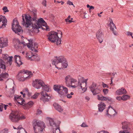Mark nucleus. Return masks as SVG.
I'll use <instances>...</instances> for the list:
<instances>
[{
	"label": "nucleus",
	"mask_w": 133,
	"mask_h": 133,
	"mask_svg": "<svg viewBox=\"0 0 133 133\" xmlns=\"http://www.w3.org/2000/svg\"><path fill=\"white\" fill-rule=\"evenodd\" d=\"M22 24L26 28L29 27L32 25V29L35 30V31H34L36 33L39 32V30L38 29L42 27V26L46 27V23L42 18H39L37 21L36 20V22H32L31 17L29 15L28 16L26 15H25V21L24 19V16L22 15Z\"/></svg>",
	"instance_id": "nucleus-1"
},
{
	"label": "nucleus",
	"mask_w": 133,
	"mask_h": 133,
	"mask_svg": "<svg viewBox=\"0 0 133 133\" xmlns=\"http://www.w3.org/2000/svg\"><path fill=\"white\" fill-rule=\"evenodd\" d=\"M28 41L29 42L28 44L26 43L25 42L23 41L20 42L19 41L17 40H14L13 42L16 43H18L20 44H22L24 46L27 45L28 47L32 51L36 52H37V50L36 49L38 48L37 43L33 41V40L32 39H29Z\"/></svg>",
	"instance_id": "nucleus-2"
},
{
	"label": "nucleus",
	"mask_w": 133,
	"mask_h": 133,
	"mask_svg": "<svg viewBox=\"0 0 133 133\" xmlns=\"http://www.w3.org/2000/svg\"><path fill=\"white\" fill-rule=\"evenodd\" d=\"M58 33L56 32H52L49 33L47 36L48 39L51 42H55L57 45L60 44L61 40L58 37Z\"/></svg>",
	"instance_id": "nucleus-3"
},
{
	"label": "nucleus",
	"mask_w": 133,
	"mask_h": 133,
	"mask_svg": "<svg viewBox=\"0 0 133 133\" xmlns=\"http://www.w3.org/2000/svg\"><path fill=\"white\" fill-rule=\"evenodd\" d=\"M12 29L15 33L19 35L22 34L23 30L22 27L19 25L17 20L15 19L13 20V22L12 25Z\"/></svg>",
	"instance_id": "nucleus-4"
},
{
	"label": "nucleus",
	"mask_w": 133,
	"mask_h": 133,
	"mask_svg": "<svg viewBox=\"0 0 133 133\" xmlns=\"http://www.w3.org/2000/svg\"><path fill=\"white\" fill-rule=\"evenodd\" d=\"M33 126L35 133H42L45 127V124L42 122H37L33 123Z\"/></svg>",
	"instance_id": "nucleus-5"
},
{
	"label": "nucleus",
	"mask_w": 133,
	"mask_h": 133,
	"mask_svg": "<svg viewBox=\"0 0 133 133\" xmlns=\"http://www.w3.org/2000/svg\"><path fill=\"white\" fill-rule=\"evenodd\" d=\"M9 118L12 122H18L19 121L18 112L17 111H12L9 116Z\"/></svg>",
	"instance_id": "nucleus-6"
},
{
	"label": "nucleus",
	"mask_w": 133,
	"mask_h": 133,
	"mask_svg": "<svg viewBox=\"0 0 133 133\" xmlns=\"http://www.w3.org/2000/svg\"><path fill=\"white\" fill-rule=\"evenodd\" d=\"M64 80L66 85L67 87H70L71 84L77 82L76 79L72 78L69 75L65 77Z\"/></svg>",
	"instance_id": "nucleus-7"
},
{
	"label": "nucleus",
	"mask_w": 133,
	"mask_h": 133,
	"mask_svg": "<svg viewBox=\"0 0 133 133\" xmlns=\"http://www.w3.org/2000/svg\"><path fill=\"white\" fill-rule=\"evenodd\" d=\"M66 59L63 56H60L58 57H56L54 60L52 62V64L55 66L56 68H58L56 66V64H58L59 63H62L63 62L65 61Z\"/></svg>",
	"instance_id": "nucleus-8"
},
{
	"label": "nucleus",
	"mask_w": 133,
	"mask_h": 133,
	"mask_svg": "<svg viewBox=\"0 0 133 133\" xmlns=\"http://www.w3.org/2000/svg\"><path fill=\"white\" fill-rule=\"evenodd\" d=\"M106 115L109 118L114 117L116 114L115 110L113 109L110 105L108 107V109L107 111Z\"/></svg>",
	"instance_id": "nucleus-9"
},
{
	"label": "nucleus",
	"mask_w": 133,
	"mask_h": 133,
	"mask_svg": "<svg viewBox=\"0 0 133 133\" xmlns=\"http://www.w3.org/2000/svg\"><path fill=\"white\" fill-rule=\"evenodd\" d=\"M43 85H44V83L41 80H35L32 83L33 87L38 89H40Z\"/></svg>",
	"instance_id": "nucleus-10"
},
{
	"label": "nucleus",
	"mask_w": 133,
	"mask_h": 133,
	"mask_svg": "<svg viewBox=\"0 0 133 133\" xmlns=\"http://www.w3.org/2000/svg\"><path fill=\"white\" fill-rule=\"evenodd\" d=\"M7 23V19L4 16H0V28H4Z\"/></svg>",
	"instance_id": "nucleus-11"
},
{
	"label": "nucleus",
	"mask_w": 133,
	"mask_h": 133,
	"mask_svg": "<svg viewBox=\"0 0 133 133\" xmlns=\"http://www.w3.org/2000/svg\"><path fill=\"white\" fill-rule=\"evenodd\" d=\"M8 45V40L6 38H0V48H3Z\"/></svg>",
	"instance_id": "nucleus-12"
},
{
	"label": "nucleus",
	"mask_w": 133,
	"mask_h": 133,
	"mask_svg": "<svg viewBox=\"0 0 133 133\" xmlns=\"http://www.w3.org/2000/svg\"><path fill=\"white\" fill-rule=\"evenodd\" d=\"M96 36L100 43L103 41V34L101 29L99 30L97 32Z\"/></svg>",
	"instance_id": "nucleus-13"
},
{
	"label": "nucleus",
	"mask_w": 133,
	"mask_h": 133,
	"mask_svg": "<svg viewBox=\"0 0 133 133\" xmlns=\"http://www.w3.org/2000/svg\"><path fill=\"white\" fill-rule=\"evenodd\" d=\"M14 59L15 62L17 64V66H20L22 64V63L21 61L20 57L18 55H15L14 56Z\"/></svg>",
	"instance_id": "nucleus-14"
},
{
	"label": "nucleus",
	"mask_w": 133,
	"mask_h": 133,
	"mask_svg": "<svg viewBox=\"0 0 133 133\" xmlns=\"http://www.w3.org/2000/svg\"><path fill=\"white\" fill-rule=\"evenodd\" d=\"M127 93L126 90L123 87L121 89H118L116 92V94L118 95L126 94Z\"/></svg>",
	"instance_id": "nucleus-15"
},
{
	"label": "nucleus",
	"mask_w": 133,
	"mask_h": 133,
	"mask_svg": "<svg viewBox=\"0 0 133 133\" xmlns=\"http://www.w3.org/2000/svg\"><path fill=\"white\" fill-rule=\"evenodd\" d=\"M25 103L23 108L25 109H29L32 107L34 104V103L32 101H30L27 103L25 102Z\"/></svg>",
	"instance_id": "nucleus-16"
},
{
	"label": "nucleus",
	"mask_w": 133,
	"mask_h": 133,
	"mask_svg": "<svg viewBox=\"0 0 133 133\" xmlns=\"http://www.w3.org/2000/svg\"><path fill=\"white\" fill-rule=\"evenodd\" d=\"M26 55V57L28 59L33 60L35 59V56L31 52L27 53Z\"/></svg>",
	"instance_id": "nucleus-17"
},
{
	"label": "nucleus",
	"mask_w": 133,
	"mask_h": 133,
	"mask_svg": "<svg viewBox=\"0 0 133 133\" xmlns=\"http://www.w3.org/2000/svg\"><path fill=\"white\" fill-rule=\"evenodd\" d=\"M21 74L22 75L25 74V75H28V76L29 78H30L31 76L32 75V72L30 71L25 70L21 71L19 72V74Z\"/></svg>",
	"instance_id": "nucleus-18"
},
{
	"label": "nucleus",
	"mask_w": 133,
	"mask_h": 133,
	"mask_svg": "<svg viewBox=\"0 0 133 133\" xmlns=\"http://www.w3.org/2000/svg\"><path fill=\"white\" fill-rule=\"evenodd\" d=\"M9 76V74L6 72L2 73L0 74V81H3L6 78H7Z\"/></svg>",
	"instance_id": "nucleus-19"
},
{
	"label": "nucleus",
	"mask_w": 133,
	"mask_h": 133,
	"mask_svg": "<svg viewBox=\"0 0 133 133\" xmlns=\"http://www.w3.org/2000/svg\"><path fill=\"white\" fill-rule=\"evenodd\" d=\"M98 99L100 100L107 101L108 100L110 101L112 100V98L109 97H105L102 95H98L97 96Z\"/></svg>",
	"instance_id": "nucleus-20"
},
{
	"label": "nucleus",
	"mask_w": 133,
	"mask_h": 133,
	"mask_svg": "<svg viewBox=\"0 0 133 133\" xmlns=\"http://www.w3.org/2000/svg\"><path fill=\"white\" fill-rule=\"evenodd\" d=\"M53 106L55 109L59 112H62L63 111V108L58 104L55 103Z\"/></svg>",
	"instance_id": "nucleus-21"
},
{
	"label": "nucleus",
	"mask_w": 133,
	"mask_h": 133,
	"mask_svg": "<svg viewBox=\"0 0 133 133\" xmlns=\"http://www.w3.org/2000/svg\"><path fill=\"white\" fill-rule=\"evenodd\" d=\"M106 105L104 103L101 102L98 105V110L99 111L102 112L105 109Z\"/></svg>",
	"instance_id": "nucleus-22"
},
{
	"label": "nucleus",
	"mask_w": 133,
	"mask_h": 133,
	"mask_svg": "<svg viewBox=\"0 0 133 133\" xmlns=\"http://www.w3.org/2000/svg\"><path fill=\"white\" fill-rule=\"evenodd\" d=\"M110 29L112 31V32L113 34L114 35L117 36L118 35V34L116 32V27L115 24L113 23L112 25H111L110 27Z\"/></svg>",
	"instance_id": "nucleus-23"
},
{
	"label": "nucleus",
	"mask_w": 133,
	"mask_h": 133,
	"mask_svg": "<svg viewBox=\"0 0 133 133\" xmlns=\"http://www.w3.org/2000/svg\"><path fill=\"white\" fill-rule=\"evenodd\" d=\"M18 75H19V77H20L19 78V80L20 81H23L25 80V79L26 78H29L28 76H27V75H25V74H19V73Z\"/></svg>",
	"instance_id": "nucleus-24"
},
{
	"label": "nucleus",
	"mask_w": 133,
	"mask_h": 133,
	"mask_svg": "<svg viewBox=\"0 0 133 133\" xmlns=\"http://www.w3.org/2000/svg\"><path fill=\"white\" fill-rule=\"evenodd\" d=\"M50 87L48 85H43L42 87V89L43 90L48 92L50 89Z\"/></svg>",
	"instance_id": "nucleus-25"
},
{
	"label": "nucleus",
	"mask_w": 133,
	"mask_h": 133,
	"mask_svg": "<svg viewBox=\"0 0 133 133\" xmlns=\"http://www.w3.org/2000/svg\"><path fill=\"white\" fill-rule=\"evenodd\" d=\"M32 13L33 15V16L32 17V18L31 17L32 22V21L36 22V19L37 18V16L36 11H32Z\"/></svg>",
	"instance_id": "nucleus-26"
},
{
	"label": "nucleus",
	"mask_w": 133,
	"mask_h": 133,
	"mask_svg": "<svg viewBox=\"0 0 133 133\" xmlns=\"http://www.w3.org/2000/svg\"><path fill=\"white\" fill-rule=\"evenodd\" d=\"M46 96L42 97L40 98V100L43 101L44 102H47L49 101V99H50L51 96H50V95H49V96L46 98Z\"/></svg>",
	"instance_id": "nucleus-27"
},
{
	"label": "nucleus",
	"mask_w": 133,
	"mask_h": 133,
	"mask_svg": "<svg viewBox=\"0 0 133 133\" xmlns=\"http://www.w3.org/2000/svg\"><path fill=\"white\" fill-rule=\"evenodd\" d=\"M5 63L3 60H1L0 64V68L1 69H4V71L5 70L6 66L5 65Z\"/></svg>",
	"instance_id": "nucleus-28"
},
{
	"label": "nucleus",
	"mask_w": 133,
	"mask_h": 133,
	"mask_svg": "<svg viewBox=\"0 0 133 133\" xmlns=\"http://www.w3.org/2000/svg\"><path fill=\"white\" fill-rule=\"evenodd\" d=\"M62 87L59 85H55L54 86V89L55 91L58 92L59 90H61V89H63Z\"/></svg>",
	"instance_id": "nucleus-29"
},
{
	"label": "nucleus",
	"mask_w": 133,
	"mask_h": 133,
	"mask_svg": "<svg viewBox=\"0 0 133 133\" xmlns=\"http://www.w3.org/2000/svg\"><path fill=\"white\" fill-rule=\"evenodd\" d=\"M17 103L21 105H22L24 107V104L25 102V101L23 98H21V99L18 100L17 99V101H16Z\"/></svg>",
	"instance_id": "nucleus-30"
},
{
	"label": "nucleus",
	"mask_w": 133,
	"mask_h": 133,
	"mask_svg": "<svg viewBox=\"0 0 133 133\" xmlns=\"http://www.w3.org/2000/svg\"><path fill=\"white\" fill-rule=\"evenodd\" d=\"M12 56H11L10 57L8 60L6 62V63L8 64V66H10L11 65L12 62Z\"/></svg>",
	"instance_id": "nucleus-31"
},
{
	"label": "nucleus",
	"mask_w": 133,
	"mask_h": 133,
	"mask_svg": "<svg viewBox=\"0 0 133 133\" xmlns=\"http://www.w3.org/2000/svg\"><path fill=\"white\" fill-rule=\"evenodd\" d=\"M100 90L97 88H96L94 90L92 91V92L93 95H95L100 93Z\"/></svg>",
	"instance_id": "nucleus-32"
},
{
	"label": "nucleus",
	"mask_w": 133,
	"mask_h": 133,
	"mask_svg": "<svg viewBox=\"0 0 133 133\" xmlns=\"http://www.w3.org/2000/svg\"><path fill=\"white\" fill-rule=\"evenodd\" d=\"M96 84L93 82L92 84L89 87V88L91 92L94 90L96 88Z\"/></svg>",
	"instance_id": "nucleus-33"
},
{
	"label": "nucleus",
	"mask_w": 133,
	"mask_h": 133,
	"mask_svg": "<svg viewBox=\"0 0 133 133\" xmlns=\"http://www.w3.org/2000/svg\"><path fill=\"white\" fill-rule=\"evenodd\" d=\"M50 124L51 126L53 127H56V124L54 122L53 119L52 118H50L49 119Z\"/></svg>",
	"instance_id": "nucleus-34"
},
{
	"label": "nucleus",
	"mask_w": 133,
	"mask_h": 133,
	"mask_svg": "<svg viewBox=\"0 0 133 133\" xmlns=\"http://www.w3.org/2000/svg\"><path fill=\"white\" fill-rule=\"evenodd\" d=\"M88 80V79H85L83 81H82V83H80L81 82V81H80V80L79 79L78 82V86H79V84H82V85L84 84V86L85 87H86L87 84V81Z\"/></svg>",
	"instance_id": "nucleus-35"
},
{
	"label": "nucleus",
	"mask_w": 133,
	"mask_h": 133,
	"mask_svg": "<svg viewBox=\"0 0 133 133\" xmlns=\"http://www.w3.org/2000/svg\"><path fill=\"white\" fill-rule=\"evenodd\" d=\"M130 97L127 95H124L122 96V100L124 101L130 98Z\"/></svg>",
	"instance_id": "nucleus-36"
},
{
	"label": "nucleus",
	"mask_w": 133,
	"mask_h": 133,
	"mask_svg": "<svg viewBox=\"0 0 133 133\" xmlns=\"http://www.w3.org/2000/svg\"><path fill=\"white\" fill-rule=\"evenodd\" d=\"M62 66L64 68H66L68 66V62L66 61V59H65V61L63 62L62 63Z\"/></svg>",
	"instance_id": "nucleus-37"
},
{
	"label": "nucleus",
	"mask_w": 133,
	"mask_h": 133,
	"mask_svg": "<svg viewBox=\"0 0 133 133\" xmlns=\"http://www.w3.org/2000/svg\"><path fill=\"white\" fill-rule=\"evenodd\" d=\"M122 129H127V122H124L122 123Z\"/></svg>",
	"instance_id": "nucleus-38"
},
{
	"label": "nucleus",
	"mask_w": 133,
	"mask_h": 133,
	"mask_svg": "<svg viewBox=\"0 0 133 133\" xmlns=\"http://www.w3.org/2000/svg\"><path fill=\"white\" fill-rule=\"evenodd\" d=\"M39 94L40 93L36 92L35 93L34 95L32 97V98L34 99H36Z\"/></svg>",
	"instance_id": "nucleus-39"
},
{
	"label": "nucleus",
	"mask_w": 133,
	"mask_h": 133,
	"mask_svg": "<svg viewBox=\"0 0 133 133\" xmlns=\"http://www.w3.org/2000/svg\"><path fill=\"white\" fill-rule=\"evenodd\" d=\"M82 84H79V85L81 87V88L82 89V90L83 91V92H85L87 90V88L86 87H85L84 85V87H83L82 85Z\"/></svg>",
	"instance_id": "nucleus-40"
},
{
	"label": "nucleus",
	"mask_w": 133,
	"mask_h": 133,
	"mask_svg": "<svg viewBox=\"0 0 133 133\" xmlns=\"http://www.w3.org/2000/svg\"><path fill=\"white\" fill-rule=\"evenodd\" d=\"M62 88L63 89H61V90H63V91H64V92L65 94H67L68 92V89L66 87L63 86H62Z\"/></svg>",
	"instance_id": "nucleus-41"
},
{
	"label": "nucleus",
	"mask_w": 133,
	"mask_h": 133,
	"mask_svg": "<svg viewBox=\"0 0 133 133\" xmlns=\"http://www.w3.org/2000/svg\"><path fill=\"white\" fill-rule=\"evenodd\" d=\"M41 95L42 96V97L46 96L47 97L49 96V95L46 94L45 92L42 91L41 92Z\"/></svg>",
	"instance_id": "nucleus-42"
},
{
	"label": "nucleus",
	"mask_w": 133,
	"mask_h": 133,
	"mask_svg": "<svg viewBox=\"0 0 133 133\" xmlns=\"http://www.w3.org/2000/svg\"><path fill=\"white\" fill-rule=\"evenodd\" d=\"M22 98L21 97V96H19L17 95H15L14 97V99L16 100V101H17V99L19 100Z\"/></svg>",
	"instance_id": "nucleus-43"
},
{
	"label": "nucleus",
	"mask_w": 133,
	"mask_h": 133,
	"mask_svg": "<svg viewBox=\"0 0 133 133\" xmlns=\"http://www.w3.org/2000/svg\"><path fill=\"white\" fill-rule=\"evenodd\" d=\"M2 57L4 59H7L9 57L8 55L7 54H3Z\"/></svg>",
	"instance_id": "nucleus-44"
},
{
	"label": "nucleus",
	"mask_w": 133,
	"mask_h": 133,
	"mask_svg": "<svg viewBox=\"0 0 133 133\" xmlns=\"http://www.w3.org/2000/svg\"><path fill=\"white\" fill-rule=\"evenodd\" d=\"M104 94L105 95H107L108 92L109 90L107 89H104L103 90Z\"/></svg>",
	"instance_id": "nucleus-45"
},
{
	"label": "nucleus",
	"mask_w": 133,
	"mask_h": 133,
	"mask_svg": "<svg viewBox=\"0 0 133 133\" xmlns=\"http://www.w3.org/2000/svg\"><path fill=\"white\" fill-rule=\"evenodd\" d=\"M2 10L5 12H8L9 11L8 10V9L7 7L6 6L3 7Z\"/></svg>",
	"instance_id": "nucleus-46"
},
{
	"label": "nucleus",
	"mask_w": 133,
	"mask_h": 133,
	"mask_svg": "<svg viewBox=\"0 0 133 133\" xmlns=\"http://www.w3.org/2000/svg\"><path fill=\"white\" fill-rule=\"evenodd\" d=\"M74 94L73 92H71L70 93V94H68L66 95L67 98H71L72 97L71 95H73Z\"/></svg>",
	"instance_id": "nucleus-47"
},
{
	"label": "nucleus",
	"mask_w": 133,
	"mask_h": 133,
	"mask_svg": "<svg viewBox=\"0 0 133 133\" xmlns=\"http://www.w3.org/2000/svg\"><path fill=\"white\" fill-rule=\"evenodd\" d=\"M42 5L45 7L46 6V0H43L42 3Z\"/></svg>",
	"instance_id": "nucleus-48"
},
{
	"label": "nucleus",
	"mask_w": 133,
	"mask_h": 133,
	"mask_svg": "<svg viewBox=\"0 0 133 133\" xmlns=\"http://www.w3.org/2000/svg\"><path fill=\"white\" fill-rule=\"evenodd\" d=\"M58 92L61 95H63L64 94V92L63 90H60Z\"/></svg>",
	"instance_id": "nucleus-49"
},
{
	"label": "nucleus",
	"mask_w": 133,
	"mask_h": 133,
	"mask_svg": "<svg viewBox=\"0 0 133 133\" xmlns=\"http://www.w3.org/2000/svg\"><path fill=\"white\" fill-rule=\"evenodd\" d=\"M1 132H3V133H8V129L6 128L4 129Z\"/></svg>",
	"instance_id": "nucleus-50"
},
{
	"label": "nucleus",
	"mask_w": 133,
	"mask_h": 133,
	"mask_svg": "<svg viewBox=\"0 0 133 133\" xmlns=\"http://www.w3.org/2000/svg\"><path fill=\"white\" fill-rule=\"evenodd\" d=\"M19 120L21 119H24L25 118V117L24 116H20L19 115Z\"/></svg>",
	"instance_id": "nucleus-51"
},
{
	"label": "nucleus",
	"mask_w": 133,
	"mask_h": 133,
	"mask_svg": "<svg viewBox=\"0 0 133 133\" xmlns=\"http://www.w3.org/2000/svg\"><path fill=\"white\" fill-rule=\"evenodd\" d=\"M102 85L103 87L104 88H105L106 87H107V88H108V87L107 85V84H105L104 82H102Z\"/></svg>",
	"instance_id": "nucleus-52"
},
{
	"label": "nucleus",
	"mask_w": 133,
	"mask_h": 133,
	"mask_svg": "<svg viewBox=\"0 0 133 133\" xmlns=\"http://www.w3.org/2000/svg\"><path fill=\"white\" fill-rule=\"evenodd\" d=\"M67 4L69 5H74L73 4V3L69 1H68L67 2Z\"/></svg>",
	"instance_id": "nucleus-53"
},
{
	"label": "nucleus",
	"mask_w": 133,
	"mask_h": 133,
	"mask_svg": "<svg viewBox=\"0 0 133 133\" xmlns=\"http://www.w3.org/2000/svg\"><path fill=\"white\" fill-rule=\"evenodd\" d=\"M81 126L83 127H88V125H87L85 123H83L81 125Z\"/></svg>",
	"instance_id": "nucleus-54"
},
{
	"label": "nucleus",
	"mask_w": 133,
	"mask_h": 133,
	"mask_svg": "<svg viewBox=\"0 0 133 133\" xmlns=\"http://www.w3.org/2000/svg\"><path fill=\"white\" fill-rule=\"evenodd\" d=\"M85 99L86 101H88L90 99V98L88 96H86L85 97Z\"/></svg>",
	"instance_id": "nucleus-55"
},
{
	"label": "nucleus",
	"mask_w": 133,
	"mask_h": 133,
	"mask_svg": "<svg viewBox=\"0 0 133 133\" xmlns=\"http://www.w3.org/2000/svg\"><path fill=\"white\" fill-rule=\"evenodd\" d=\"M37 113L38 114H40L42 112V111L41 110L39 109H37Z\"/></svg>",
	"instance_id": "nucleus-56"
},
{
	"label": "nucleus",
	"mask_w": 133,
	"mask_h": 133,
	"mask_svg": "<svg viewBox=\"0 0 133 133\" xmlns=\"http://www.w3.org/2000/svg\"><path fill=\"white\" fill-rule=\"evenodd\" d=\"M127 35L128 36L130 35L131 36H132V33L130 32L127 31Z\"/></svg>",
	"instance_id": "nucleus-57"
},
{
	"label": "nucleus",
	"mask_w": 133,
	"mask_h": 133,
	"mask_svg": "<svg viewBox=\"0 0 133 133\" xmlns=\"http://www.w3.org/2000/svg\"><path fill=\"white\" fill-rule=\"evenodd\" d=\"M97 133H109L107 131H102L100 132H97Z\"/></svg>",
	"instance_id": "nucleus-58"
},
{
	"label": "nucleus",
	"mask_w": 133,
	"mask_h": 133,
	"mask_svg": "<svg viewBox=\"0 0 133 133\" xmlns=\"http://www.w3.org/2000/svg\"><path fill=\"white\" fill-rule=\"evenodd\" d=\"M119 133H130L128 132L127 131L124 130L123 131H120L119 132Z\"/></svg>",
	"instance_id": "nucleus-59"
},
{
	"label": "nucleus",
	"mask_w": 133,
	"mask_h": 133,
	"mask_svg": "<svg viewBox=\"0 0 133 133\" xmlns=\"http://www.w3.org/2000/svg\"><path fill=\"white\" fill-rule=\"evenodd\" d=\"M116 99L118 101H120L122 99V96L121 97L120 96H117L116 97Z\"/></svg>",
	"instance_id": "nucleus-60"
},
{
	"label": "nucleus",
	"mask_w": 133,
	"mask_h": 133,
	"mask_svg": "<svg viewBox=\"0 0 133 133\" xmlns=\"http://www.w3.org/2000/svg\"><path fill=\"white\" fill-rule=\"evenodd\" d=\"M15 90L14 89V87H13L12 88V92H11V94L12 95H13L14 94L15 92Z\"/></svg>",
	"instance_id": "nucleus-61"
},
{
	"label": "nucleus",
	"mask_w": 133,
	"mask_h": 133,
	"mask_svg": "<svg viewBox=\"0 0 133 133\" xmlns=\"http://www.w3.org/2000/svg\"><path fill=\"white\" fill-rule=\"evenodd\" d=\"M70 18V16H69L67 18H66L65 19V22H68V21L69 20V19Z\"/></svg>",
	"instance_id": "nucleus-62"
},
{
	"label": "nucleus",
	"mask_w": 133,
	"mask_h": 133,
	"mask_svg": "<svg viewBox=\"0 0 133 133\" xmlns=\"http://www.w3.org/2000/svg\"><path fill=\"white\" fill-rule=\"evenodd\" d=\"M23 92L26 93H28V89L27 88H25L23 90Z\"/></svg>",
	"instance_id": "nucleus-63"
},
{
	"label": "nucleus",
	"mask_w": 133,
	"mask_h": 133,
	"mask_svg": "<svg viewBox=\"0 0 133 133\" xmlns=\"http://www.w3.org/2000/svg\"><path fill=\"white\" fill-rule=\"evenodd\" d=\"M40 58L38 57H35V59L34 60H37V61H39L40 60Z\"/></svg>",
	"instance_id": "nucleus-64"
}]
</instances>
